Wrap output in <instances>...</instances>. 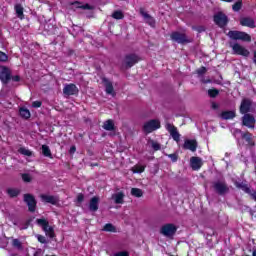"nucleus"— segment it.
I'll return each mask as SVG.
<instances>
[{
  "label": "nucleus",
  "instance_id": "obj_1",
  "mask_svg": "<svg viewBox=\"0 0 256 256\" xmlns=\"http://www.w3.org/2000/svg\"><path fill=\"white\" fill-rule=\"evenodd\" d=\"M37 225L43 229L47 237H50V239H53L55 237V230L53 227L49 226V221L44 218H40L36 220Z\"/></svg>",
  "mask_w": 256,
  "mask_h": 256
},
{
  "label": "nucleus",
  "instance_id": "obj_2",
  "mask_svg": "<svg viewBox=\"0 0 256 256\" xmlns=\"http://www.w3.org/2000/svg\"><path fill=\"white\" fill-rule=\"evenodd\" d=\"M228 37L234 41H244L246 43H251V36L246 32L241 31H229Z\"/></svg>",
  "mask_w": 256,
  "mask_h": 256
},
{
  "label": "nucleus",
  "instance_id": "obj_3",
  "mask_svg": "<svg viewBox=\"0 0 256 256\" xmlns=\"http://www.w3.org/2000/svg\"><path fill=\"white\" fill-rule=\"evenodd\" d=\"M161 128V122L157 119L149 120L144 123L143 131L144 133H153V131H157V129Z\"/></svg>",
  "mask_w": 256,
  "mask_h": 256
},
{
  "label": "nucleus",
  "instance_id": "obj_4",
  "mask_svg": "<svg viewBox=\"0 0 256 256\" xmlns=\"http://www.w3.org/2000/svg\"><path fill=\"white\" fill-rule=\"evenodd\" d=\"M160 233L161 235H164V237L171 238L177 233V226L174 224H166L161 227Z\"/></svg>",
  "mask_w": 256,
  "mask_h": 256
},
{
  "label": "nucleus",
  "instance_id": "obj_5",
  "mask_svg": "<svg viewBox=\"0 0 256 256\" xmlns=\"http://www.w3.org/2000/svg\"><path fill=\"white\" fill-rule=\"evenodd\" d=\"M232 51L235 55H242V57H249L250 52L239 43L231 44Z\"/></svg>",
  "mask_w": 256,
  "mask_h": 256
},
{
  "label": "nucleus",
  "instance_id": "obj_6",
  "mask_svg": "<svg viewBox=\"0 0 256 256\" xmlns=\"http://www.w3.org/2000/svg\"><path fill=\"white\" fill-rule=\"evenodd\" d=\"M214 22L218 27H225L227 23H229V19L227 18V15H225L223 12H218L214 15Z\"/></svg>",
  "mask_w": 256,
  "mask_h": 256
},
{
  "label": "nucleus",
  "instance_id": "obj_7",
  "mask_svg": "<svg viewBox=\"0 0 256 256\" xmlns=\"http://www.w3.org/2000/svg\"><path fill=\"white\" fill-rule=\"evenodd\" d=\"M170 38L175 41L176 43H189V38H187V35H185V33H181V32H172L170 35Z\"/></svg>",
  "mask_w": 256,
  "mask_h": 256
},
{
  "label": "nucleus",
  "instance_id": "obj_8",
  "mask_svg": "<svg viewBox=\"0 0 256 256\" xmlns=\"http://www.w3.org/2000/svg\"><path fill=\"white\" fill-rule=\"evenodd\" d=\"M0 81L2 83H9L11 81V70L8 67H0Z\"/></svg>",
  "mask_w": 256,
  "mask_h": 256
},
{
  "label": "nucleus",
  "instance_id": "obj_9",
  "mask_svg": "<svg viewBox=\"0 0 256 256\" xmlns=\"http://www.w3.org/2000/svg\"><path fill=\"white\" fill-rule=\"evenodd\" d=\"M213 187L215 191L219 193V195H225V193L229 192V187L225 184L224 181H216L213 183Z\"/></svg>",
  "mask_w": 256,
  "mask_h": 256
},
{
  "label": "nucleus",
  "instance_id": "obj_10",
  "mask_svg": "<svg viewBox=\"0 0 256 256\" xmlns=\"http://www.w3.org/2000/svg\"><path fill=\"white\" fill-rule=\"evenodd\" d=\"M166 129L168 133H170L172 139L179 143L181 140V134H179V131H177V127H175L173 124H166Z\"/></svg>",
  "mask_w": 256,
  "mask_h": 256
},
{
  "label": "nucleus",
  "instance_id": "obj_11",
  "mask_svg": "<svg viewBox=\"0 0 256 256\" xmlns=\"http://www.w3.org/2000/svg\"><path fill=\"white\" fill-rule=\"evenodd\" d=\"M242 123L249 129H255V117L251 114H245L242 118Z\"/></svg>",
  "mask_w": 256,
  "mask_h": 256
},
{
  "label": "nucleus",
  "instance_id": "obj_12",
  "mask_svg": "<svg viewBox=\"0 0 256 256\" xmlns=\"http://www.w3.org/2000/svg\"><path fill=\"white\" fill-rule=\"evenodd\" d=\"M24 201L27 203L29 211H35V207H37V201H35V197H33V195H24Z\"/></svg>",
  "mask_w": 256,
  "mask_h": 256
},
{
  "label": "nucleus",
  "instance_id": "obj_13",
  "mask_svg": "<svg viewBox=\"0 0 256 256\" xmlns=\"http://www.w3.org/2000/svg\"><path fill=\"white\" fill-rule=\"evenodd\" d=\"M140 60L139 56L130 54L125 57L124 63L126 67H133V65H135V63H139Z\"/></svg>",
  "mask_w": 256,
  "mask_h": 256
},
{
  "label": "nucleus",
  "instance_id": "obj_14",
  "mask_svg": "<svg viewBox=\"0 0 256 256\" xmlns=\"http://www.w3.org/2000/svg\"><path fill=\"white\" fill-rule=\"evenodd\" d=\"M63 93L68 96L77 95V93H79V88H77L75 84H67L64 86Z\"/></svg>",
  "mask_w": 256,
  "mask_h": 256
},
{
  "label": "nucleus",
  "instance_id": "obj_15",
  "mask_svg": "<svg viewBox=\"0 0 256 256\" xmlns=\"http://www.w3.org/2000/svg\"><path fill=\"white\" fill-rule=\"evenodd\" d=\"M40 199L43 203H50V205H57L59 203V198L47 194H41Z\"/></svg>",
  "mask_w": 256,
  "mask_h": 256
},
{
  "label": "nucleus",
  "instance_id": "obj_16",
  "mask_svg": "<svg viewBox=\"0 0 256 256\" xmlns=\"http://www.w3.org/2000/svg\"><path fill=\"white\" fill-rule=\"evenodd\" d=\"M190 165H191L193 171H199V169H201V167H203V160H201V158H199V157H192L190 159Z\"/></svg>",
  "mask_w": 256,
  "mask_h": 256
},
{
  "label": "nucleus",
  "instance_id": "obj_17",
  "mask_svg": "<svg viewBox=\"0 0 256 256\" xmlns=\"http://www.w3.org/2000/svg\"><path fill=\"white\" fill-rule=\"evenodd\" d=\"M249 111H251V100H242L240 105V113H242V115H245V113H249Z\"/></svg>",
  "mask_w": 256,
  "mask_h": 256
},
{
  "label": "nucleus",
  "instance_id": "obj_18",
  "mask_svg": "<svg viewBox=\"0 0 256 256\" xmlns=\"http://www.w3.org/2000/svg\"><path fill=\"white\" fill-rule=\"evenodd\" d=\"M140 15L144 18L145 23L150 25V27H155V19L151 17L145 10L141 9L140 10Z\"/></svg>",
  "mask_w": 256,
  "mask_h": 256
},
{
  "label": "nucleus",
  "instance_id": "obj_19",
  "mask_svg": "<svg viewBox=\"0 0 256 256\" xmlns=\"http://www.w3.org/2000/svg\"><path fill=\"white\" fill-rule=\"evenodd\" d=\"M103 83H104L105 91L107 95H112V97H115V90L113 88V83H111V81L105 78L103 79Z\"/></svg>",
  "mask_w": 256,
  "mask_h": 256
},
{
  "label": "nucleus",
  "instance_id": "obj_20",
  "mask_svg": "<svg viewBox=\"0 0 256 256\" xmlns=\"http://www.w3.org/2000/svg\"><path fill=\"white\" fill-rule=\"evenodd\" d=\"M112 199L116 205H123L125 202V194L123 192H118L112 195Z\"/></svg>",
  "mask_w": 256,
  "mask_h": 256
},
{
  "label": "nucleus",
  "instance_id": "obj_21",
  "mask_svg": "<svg viewBox=\"0 0 256 256\" xmlns=\"http://www.w3.org/2000/svg\"><path fill=\"white\" fill-rule=\"evenodd\" d=\"M240 25L243 27H250V29H254L255 21L252 18L245 17L240 20Z\"/></svg>",
  "mask_w": 256,
  "mask_h": 256
},
{
  "label": "nucleus",
  "instance_id": "obj_22",
  "mask_svg": "<svg viewBox=\"0 0 256 256\" xmlns=\"http://www.w3.org/2000/svg\"><path fill=\"white\" fill-rule=\"evenodd\" d=\"M184 149H188L189 151H192V152L197 151V141H195V140H186L184 142Z\"/></svg>",
  "mask_w": 256,
  "mask_h": 256
},
{
  "label": "nucleus",
  "instance_id": "obj_23",
  "mask_svg": "<svg viewBox=\"0 0 256 256\" xmlns=\"http://www.w3.org/2000/svg\"><path fill=\"white\" fill-rule=\"evenodd\" d=\"M89 209L90 211H97L99 209V197L94 196L91 198L90 203H89Z\"/></svg>",
  "mask_w": 256,
  "mask_h": 256
},
{
  "label": "nucleus",
  "instance_id": "obj_24",
  "mask_svg": "<svg viewBox=\"0 0 256 256\" xmlns=\"http://www.w3.org/2000/svg\"><path fill=\"white\" fill-rule=\"evenodd\" d=\"M72 8L73 9H87L88 11H91L93 9V6L89 4H81L80 2H74L72 3Z\"/></svg>",
  "mask_w": 256,
  "mask_h": 256
},
{
  "label": "nucleus",
  "instance_id": "obj_25",
  "mask_svg": "<svg viewBox=\"0 0 256 256\" xmlns=\"http://www.w3.org/2000/svg\"><path fill=\"white\" fill-rule=\"evenodd\" d=\"M103 129H105V131H114L115 130V123L113 122V120L105 121L104 125H103Z\"/></svg>",
  "mask_w": 256,
  "mask_h": 256
},
{
  "label": "nucleus",
  "instance_id": "obj_26",
  "mask_svg": "<svg viewBox=\"0 0 256 256\" xmlns=\"http://www.w3.org/2000/svg\"><path fill=\"white\" fill-rule=\"evenodd\" d=\"M19 113H20V116L23 118V119H29L31 117V112L29 111V109L25 108V107H21L19 109Z\"/></svg>",
  "mask_w": 256,
  "mask_h": 256
},
{
  "label": "nucleus",
  "instance_id": "obj_27",
  "mask_svg": "<svg viewBox=\"0 0 256 256\" xmlns=\"http://www.w3.org/2000/svg\"><path fill=\"white\" fill-rule=\"evenodd\" d=\"M222 119H235V111H224L221 113Z\"/></svg>",
  "mask_w": 256,
  "mask_h": 256
},
{
  "label": "nucleus",
  "instance_id": "obj_28",
  "mask_svg": "<svg viewBox=\"0 0 256 256\" xmlns=\"http://www.w3.org/2000/svg\"><path fill=\"white\" fill-rule=\"evenodd\" d=\"M242 139H245L248 145H255V143L253 142V135L249 132L242 133Z\"/></svg>",
  "mask_w": 256,
  "mask_h": 256
},
{
  "label": "nucleus",
  "instance_id": "obj_29",
  "mask_svg": "<svg viewBox=\"0 0 256 256\" xmlns=\"http://www.w3.org/2000/svg\"><path fill=\"white\" fill-rule=\"evenodd\" d=\"M16 15L19 19H23L24 15H23V6L21 4H16L14 6Z\"/></svg>",
  "mask_w": 256,
  "mask_h": 256
},
{
  "label": "nucleus",
  "instance_id": "obj_30",
  "mask_svg": "<svg viewBox=\"0 0 256 256\" xmlns=\"http://www.w3.org/2000/svg\"><path fill=\"white\" fill-rule=\"evenodd\" d=\"M18 153H20L21 155H24L25 157H31V155H33V152L25 147H21L18 150Z\"/></svg>",
  "mask_w": 256,
  "mask_h": 256
},
{
  "label": "nucleus",
  "instance_id": "obj_31",
  "mask_svg": "<svg viewBox=\"0 0 256 256\" xmlns=\"http://www.w3.org/2000/svg\"><path fill=\"white\" fill-rule=\"evenodd\" d=\"M12 247H14L15 249L21 250V249H23V243L20 242L19 239L13 238L12 239Z\"/></svg>",
  "mask_w": 256,
  "mask_h": 256
},
{
  "label": "nucleus",
  "instance_id": "obj_32",
  "mask_svg": "<svg viewBox=\"0 0 256 256\" xmlns=\"http://www.w3.org/2000/svg\"><path fill=\"white\" fill-rule=\"evenodd\" d=\"M236 187H238V189H242V191H244V193H251V188L248 187L246 184L243 183H236Z\"/></svg>",
  "mask_w": 256,
  "mask_h": 256
},
{
  "label": "nucleus",
  "instance_id": "obj_33",
  "mask_svg": "<svg viewBox=\"0 0 256 256\" xmlns=\"http://www.w3.org/2000/svg\"><path fill=\"white\" fill-rule=\"evenodd\" d=\"M131 195L133 197H143V190H141L139 188H132Z\"/></svg>",
  "mask_w": 256,
  "mask_h": 256
},
{
  "label": "nucleus",
  "instance_id": "obj_34",
  "mask_svg": "<svg viewBox=\"0 0 256 256\" xmlns=\"http://www.w3.org/2000/svg\"><path fill=\"white\" fill-rule=\"evenodd\" d=\"M42 154L44 157H51V149H49V146L42 145Z\"/></svg>",
  "mask_w": 256,
  "mask_h": 256
},
{
  "label": "nucleus",
  "instance_id": "obj_35",
  "mask_svg": "<svg viewBox=\"0 0 256 256\" xmlns=\"http://www.w3.org/2000/svg\"><path fill=\"white\" fill-rule=\"evenodd\" d=\"M7 193L10 197H17V195H19L20 191L17 188H10L7 190Z\"/></svg>",
  "mask_w": 256,
  "mask_h": 256
},
{
  "label": "nucleus",
  "instance_id": "obj_36",
  "mask_svg": "<svg viewBox=\"0 0 256 256\" xmlns=\"http://www.w3.org/2000/svg\"><path fill=\"white\" fill-rule=\"evenodd\" d=\"M143 171H145V166L143 165H135L134 167H132L133 173H143Z\"/></svg>",
  "mask_w": 256,
  "mask_h": 256
},
{
  "label": "nucleus",
  "instance_id": "obj_37",
  "mask_svg": "<svg viewBox=\"0 0 256 256\" xmlns=\"http://www.w3.org/2000/svg\"><path fill=\"white\" fill-rule=\"evenodd\" d=\"M103 231L115 233V231H117V230L115 229V226H113V224H106L103 228Z\"/></svg>",
  "mask_w": 256,
  "mask_h": 256
},
{
  "label": "nucleus",
  "instance_id": "obj_38",
  "mask_svg": "<svg viewBox=\"0 0 256 256\" xmlns=\"http://www.w3.org/2000/svg\"><path fill=\"white\" fill-rule=\"evenodd\" d=\"M241 7H243V3L239 0L232 6V9L233 11H241Z\"/></svg>",
  "mask_w": 256,
  "mask_h": 256
},
{
  "label": "nucleus",
  "instance_id": "obj_39",
  "mask_svg": "<svg viewBox=\"0 0 256 256\" xmlns=\"http://www.w3.org/2000/svg\"><path fill=\"white\" fill-rule=\"evenodd\" d=\"M112 17L113 19H123L124 15H123V12L121 11H115L113 14H112Z\"/></svg>",
  "mask_w": 256,
  "mask_h": 256
},
{
  "label": "nucleus",
  "instance_id": "obj_40",
  "mask_svg": "<svg viewBox=\"0 0 256 256\" xmlns=\"http://www.w3.org/2000/svg\"><path fill=\"white\" fill-rule=\"evenodd\" d=\"M151 147L154 149V151H159L161 149V144L151 140L150 141Z\"/></svg>",
  "mask_w": 256,
  "mask_h": 256
},
{
  "label": "nucleus",
  "instance_id": "obj_41",
  "mask_svg": "<svg viewBox=\"0 0 256 256\" xmlns=\"http://www.w3.org/2000/svg\"><path fill=\"white\" fill-rule=\"evenodd\" d=\"M208 95L210 97H217L219 95V90H217V89H210V90H208Z\"/></svg>",
  "mask_w": 256,
  "mask_h": 256
},
{
  "label": "nucleus",
  "instance_id": "obj_42",
  "mask_svg": "<svg viewBox=\"0 0 256 256\" xmlns=\"http://www.w3.org/2000/svg\"><path fill=\"white\" fill-rule=\"evenodd\" d=\"M8 59H9V56H7V54H5V52L0 51V61L2 63H5V62H7Z\"/></svg>",
  "mask_w": 256,
  "mask_h": 256
},
{
  "label": "nucleus",
  "instance_id": "obj_43",
  "mask_svg": "<svg viewBox=\"0 0 256 256\" xmlns=\"http://www.w3.org/2000/svg\"><path fill=\"white\" fill-rule=\"evenodd\" d=\"M36 238L37 240L39 241V243H42V244H46L47 243V238H45V236L43 235H36Z\"/></svg>",
  "mask_w": 256,
  "mask_h": 256
},
{
  "label": "nucleus",
  "instance_id": "obj_44",
  "mask_svg": "<svg viewBox=\"0 0 256 256\" xmlns=\"http://www.w3.org/2000/svg\"><path fill=\"white\" fill-rule=\"evenodd\" d=\"M22 179L25 183H31V175L29 174H23Z\"/></svg>",
  "mask_w": 256,
  "mask_h": 256
},
{
  "label": "nucleus",
  "instance_id": "obj_45",
  "mask_svg": "<svg viewBox=\"0 0 256 256\" xmlns=\"http://www.w3.org/2000/svg\"><path fill=\"white\" fill-rule=\"evenodd\" d=\"M198 75H205L207 73V68L201 67L197 70Z\"/></svg>",
  "mask_w": 256,
  "mask_h": 256
},
{
  "label": "nucleus",
  "instance_id": "obj_46",
  "mask_svg": "<svg viewBox=\"0 0 256 256\" xmlns=\"http://www.w3.org/2000/svg\"><path fill=\"white\" fill-rule=\"evenodd\" d=\"M114 256H129V252L121 251L114 254Z\"/></svg>",
  "mask_w": 256,
  "mask_h": 256
},
{
  "label": "nucleus",
  "instance_id": "obj_47",
  "mask_svg": "<svg viewBox=\"0 0 256 256\" xmlns=\"http://www.w3.org/2000/svg\"><path fill=\"white\" fill-rule=\"evenodd\" d=\"M42 103L41 101H34L32 103V107H34L35 109H38L39 107H41Z\"/></svg>",
  "mask_w": 256,
  "mask_h": 256
},
{
  "label": "nucleus",
  "instance_id": "obj_48",
  "mask_svg": "<svg viewBox=\"0 0 256 256\" xmlns=\"http://www.w3.org/2000/svg\"><path fill=\"white\" fill-rule=\"evenodd\" d=\"M83 199H85L83 194H78V196H77V203H83Z\"/></svg>",
  "mask_w": 256,
  "mask_h": 256
},
{
  "label": "nucleus",
  "instance_id": "obj_49",
  "mask_svg": "<svg viewBox=\"0 0 256 256\" xmlns=\"http://www.w3.org/2000/svg\"><path fill=\"white\" fill-rule=\"evenodd\" d=\"M248 195H250V197H252V199H254V201H256V191H251L250 190V193H248Z\"/></svg>",
  "mask_w": 256,
  "mask_h": 256
},
{
  "label": "nucleus",
  "instance_id": "obj_50",
  "mask_svg": "<svg viewBox=\"0 0 256 256\" xmlns=\"http://www.w3.org/2000/svg\"><path fill=\"white\" fill-rule=\"evenodd\" d=\"M10 79H12V81H15V82L21 81V77H19V75L12 76Z\"/></svg>",
  "mask_w": 256,
  "mask_h": 256
},
{
  "label": "nucleus",
  "instance_id": "obj_51",
  "mask_svg": "<svg viewBox=\"0 0 256 256\" xmlns=\"http://www.w3.org/2000/svg\"><path fill=\"white\" fill-rule=\"evenodd\" d=\"M168 157L172 159V161L175 163L177 161V155L176 154H169Z\"/></svg>",
  "mask_w": 256,
  "mask_h": 256
},
{
  "label": "nucleus",
  "instance_id": "obj_52",
  "mask_svg": "<svg viewBox=\"0 0 256 256\" xmlns=\"http://www.w3.org/2000/svg\"><path fill=\"white\" fill-rule=\"evenodd\" d=\"M212 109H219V105L215 102H212Z\"/></svg>",
  "mask_w": 256,
  "mask_h": 256
},
{
  "label": "nucleus",
  "instance_id": "obj_53",
  "mask_svg": "<svg viewBox=\"0 0 256 256\" xmlns=\"http://www.w3.org/2000/svg\"><path fill=\"white\" fill-rule=\"evenodd\" d=\"M74 151H76V148H75V146H72V147L70 148V153H73Z\"/></svg>",
  "mask_w": 256,
  "mask_h": 256
},
{
  "label": "nucleus",
  "instance_id": "obj_54",
  "mask_svg": "<svg viewBox=\"0 0 256 256\" xmlns=\"http://www.w3.org/2000/svg\"><path fill=\"white\" fill-rule=\"evenodd\" d=\"M224 1L225 3H233V0H221Z\"/></svg>",
  "mask_w": 256,
  "mask_h": 256
},
{
  "label": "nucleus",
  "instance_id": "obj_55",
  "mask_svg": "<svg viewBox=\"0 0 256 256\" xmlns=\"http://www.w3.org/2000/svg\"><path fill=\"white\" fill-rule=\"evenodd\" d=\"M253 256H256V250L253 251Z\"/></svg>",
  "mask_w": 256,
  "mask_h": 256
},
{
  "label": "nucleus",
  "instance_id": "obj_56",
  "mask_svg": "<svg viewBox=\"0 0 256 256\" xmlns=\"http://www.w3.org/2000/svg\"><path fill=\"white\" fill-rule=\"evenodd\" d=\"M199 32H201V31H204V29H200V30H198Z\"/></svg>",
  "mask_w": 256,
  "mask_h": 256
}]
</instances>
